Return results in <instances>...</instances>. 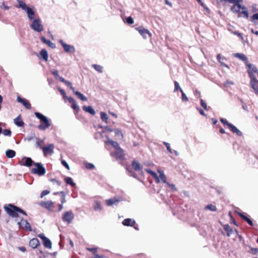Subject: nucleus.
<instances>
[{
    "instance_id": "nucleus-32",
    "label": "nucleus",
    "mask_w": 258,
    "mask_h": 258,
    "mask_svg": "<svg viewBox=\"0 0 258 258\" xmlns=\"http://www.w3.org/2000/svg\"><path fill=\"white\" fill-rule=\"evenodd\" d=\"M205 209L206 210H209L210 211H213V212H216L217 211V208L215 206L212 205V204H209L207 205Z\"/></svg>"
},
{
    "instance_id": "nucleus-54",
    "label": "nucleus",
    "mask_w": 258,
    "mask_h": 258,
    "mask_svg": "<svg viewBox=\"0 0 258 258\" xmlns=\"http://www.w3.org/2000/svg\"><path fill=\"white\" fill-rule=\"evenodd\" d=\"M51 74H53L55 76L56 79H57L59 77L58 72L57 70H53L51 71Z\"/></svg>"
},
{
    "instance_id": "nucleus-27",
    "label": "nucleus",
    "mask_w": 258,
    "mask_h": 258,
    "mask_svg": "<svg viewBox=\"0 0 258 258\" xmlns=\"http://www.w3.org/2000/svg\"><path fill=\"white\" fill-rule=\"evenodd\" d=\"M24 159L25 160V163L23 164V165L27 167H30L32 165H34V163H36L30 157H25Z\"/></svg>"
},
{
    "instance_id": "nucleus-21",
    "label": "nucleus",
    "mask_w": 258,
    "mask_h": 258,
    "mask_svg": "<svg viewBox=\"0 0 258 258\" xmlns=\"http://www.w3.org/2000/svg\"><path fill=\"white\" fill-rule=\"evenodd\" d=\"M223 229L226 232L227 236L228 237L230 236V235L234 232L228 224L223 225Z\"/></svg>"
},
{
    "instance_id": "nucleus-29",
    "label": "nucleus",
    "mask_w": 258,
    "mask_h": 258,
    "mask_svg": "<svg viewBox=\"0 0 258 258\" xmlns=\"http://www.w3.org/2000/svg\"><path fill=\"white\" fill-rule=\"evenodd\" d=\"M40 54L41 55V58H42L44 60H45V61L48 60V55L47 51L46 49H41V50L40 51Z\"/></svg>"
},
{
    "instance_id": "nucleus-13",
    "label": "nucleus",
    "mask_w": 258,
    "mask_h": 258,
    "mask_svg": "<svg viewBox=\"0 0 258 258\" xmlns=\"http://www.w3.org/2000/svg\"><path fill=\"white\" fill-rule=\"evenodd\" d=\"M250 84L254 93L258 95V81L256 78L250 79Z\"/></svg>"
},
{
    "instance_id": "nucleus-7",
    "label": "nucleus",
    "mask_w": 258,
    "mask_h": 258,
    "mask_svg": "<svg viewBox=\"0 0 258 258\" xmlns=\"http://www.w3.org/2000/svg\"><path fill=\"white\" fill-rule=\"evenodd\" d=\"M35 168H33L31 170V173L37 174L39 176H42L45 174L46 170L41 163H34Z\"/></svg>"
},
{
    "instance_id": "nucleus-11",
    "label": "nucleus",
    "mask_w": 258,
    "mask_h": 258,
    "mask_svg": "<svg viewBox=\"0 0 258 258\" xmlns=\"http://www.w3.org/2000/svg\"><path fill=\"white\" fill-rule=\"evenodd\" d=\"M18 225L29 231H32V228L30 223L26 220L22 219L20 222H18Z\"/></svg>"
},
{
    "instance_id": "nucleus-52",
    "label": "nucleus",
    "mask_w": 258,
    "mask_h": 258,
    "mask_svg": "<svg viewBox=\"0 0 258 258\" xmlns=\"http://www.w3.org/2000/svg\"><path fill=\"white\" fill-rule=\"evenodd\" d=\"M37 141L36 143V145L37 147L39 148H42V144L43 142V140H40L38 138H37Z\"/></svg>"
},
{
    "instance_id": "nucleus-48",
    "label": "nucleus",
    "mask_w": 258,
    "mask_h": 258,
    "mask_svg": "<svg viewBox=\"0 0 258 258\" xmlns=\"http://www.w3.org/2000/svg\"><path fill=\"white\" fill-rule=\"evenodd\" d=\"M163 144L166 147L167 151L170 153H172V150H171L170 144L166 142H163Z\"/></svg>"
},
{
    "instance_id": "nucleus-64",
    "label": "nucleus",
    "mask_w": 258,
    "mask_h": 258,
    "mask_svg": "<svg viewBox=\"0 0 258 258\" xmlns=\"http://www.w3.org/2000/svg\"><path fill=\"white\" fill-rule=\"evenodd\" d=\"M101 209V206L99 203H97V205L94 207L95 210H99Z\"/></svg>"
},
{
    "instance_id": "nucleus-44",
    "label": "nucleus",
    "mask_w": 258,
    "mask_h": 258,
    "mask_svg": "<svg viewBox=\"0 0 258 258\" xmlns=\"http://www.w3.org/2000/svg\"><path fill=\"white\" fill-rule=\"evenodd\" d=\"M85 167L87 169H90V170H92V169H94L95 168V166H94V164H93L92 163H87L85 164Z\"/></svg>"
},
{
    "instance_id": "nucleus-30",
    "label": "nucleus",
    "mask_w": 258,
    "mask_h": 258,
    "mask_svg": "<svg viewBox=\"0 0 258 258\" xmlns=\"http://www.w3.org/2000/svg\"><path fill=\"white\" fill-rule=\"evenodd\" d=\"M6 155L8 158H12L15 156L16 152L13 150L9 149L6 152Z\"/></svg>"
},
{
    "instance_id": "nucleus-42",
    "label": "nucleus",
    "mask_w": 258,
    "mask_h": 258,
    "mask_svg": "<svg viewBox=\"0 0 258 258\" xmlns=\"http://www.w3.org/2000/svg\"><path fill=\"white\" fill-rule=\"evenodd\" d=\"M126 170L128 171V174L129 176L137 178V174L135 172L132 170H130L127 168H126Z\"/></svg>"
},
{
    "instance_id": "nucleus-61",
    "label": "nucleus",
    "mask_w": 258,
    "mask_h": 258,
    "mask_svg": "<svg viewBox=\"0 0 258 258\" xmlns=\"http://www.w3.org/2000/svg\"><path fill=\"white\" fill-rule=\"evenodd\" d=\"M87 250L89 251H91L93 253H95L97 251V248H89V247H87Z\"/></svg>"
},
{
    "instance_id": "nucleus-5",
    "label": "nucleus",
    "mask_w": 258,
    "mask_h": 258,
    "mask_svg": "<svg viewBox=\"0 0 258 258\" xmlns=\"http://www.w3.org/2000/svg\"><path fill=\"white\" fill-rule=\"evenodd\" d=\"M222 1H224L226 2H228L230 4H233V6L231 8V10L232 12L235 13H238L240 14L242 13L240 12V10L242 9V5H240V2H242V0H221ZM240 16V15H239Z\"/></svg>"
},
{
    "instance_id": "nucleus-35",
    "label": "nucleus",
    "mask_w": 258,
    "mask_h": 258,
    "mask_svg": "<svg viewBox=\"0 0 258 258\" xmlns=\"http://www.w3.org/2000/svg\"><path fill=\"white\" fill-rule=\"evenodd\" d=\"M100 117L103 121L107 123V120L108 117L107 114L105 112H101L100 113Z\"/></svg>"
},
{
    "instance_id": "nucleus-28",
    "label": "nucleus",
    "mask_w": 258,
    "mask_h": 258,
    "mask_svg": "<svg viewBox=\"0 0 258 258\" xmlns=\"http://www.w3.org/2000/svg\"><path fill=\"white\" fill-rule=\"evenodd\" d=\"M75 95L78 97L79 99L82 101H87V98L83 94L78 91H74L73 92Z\"/></svg>"
},
{
    "instance_id": "nucleus-19",
    "label": "nucleus",
    "mask_w": 258,
    "mask_h": 258,
    "mask_svg": "<svg viewBox=\"0 0 258 258\" xmlns=\"http://www.w3.org/2000/svg\"><path fill=\"white\" fill-rule=\"evenodd\" d=\"M40 245V241L37 238H33L29 241V246L33 248H36Z\"/></svg>"
},
{
    "instance_id": "nucleus-39",
    "label": "nucleus",
    "mask_w": 258,
    "mask_h": 258,
    "mask_svg": "<svg viewBox=\"0 0 258 258\" xmlns=\"http://www.w3.org/2000/svg\"><path fill=\"white\" fill-rule=\"evenodd\" d=\"M114 132L116 136L118 137L119 139L123 138V135L121 131L118 128L114 130Z\"/></svg>"
},
{
    "instance_id": "nucleus-16",
    "label": "nucleus",
    "mask_w": 258,
    "mask_h": 258,
    "mask_svg": "<svg viewBox=\"0 0 258 258\" xmlns=\"http://www.w3.org/2000/svg\"><path fill=\"white\" fill-rule=\"evenodd\" d=\"M17 101L19 102H21L23 105L28 109H30L31 108L30 103L26 99H23L20 96H18Z\"/></svg>"
},
{
    "instance_id": "nucleus-2",
    "label": "nucleus",
    "mask_w": 258,
    "mask_h": 258,
    "mask_svg": "<svg viewBox=\"0 0 258 258\" xmlns=\"http://www.w3.org/2000/svg\"><path fill=\"white\" fill-rule=\"evenodd\" d=\"M243 61L244 62L250 79L256 78L258 76V70L256 67L250 63L246 56L243 54Z\"/></svg>"
},
{
    "instance_id": "nucleus-56",
    "label": "nucleus",
    "mask_w": 258,
    "mask_h": 258,
    "mask_svg": "<svg viewBox=\"0 0 258 258\" xmlns=\"http://www.w3.org/2000/svg\"><path fill=\"white\" fill-rule=\"evenodd\" d=\"M250 252L253 254H256L258 253V248H251Z\"/></svg>"
},
{
    "instance_id": "nucleus-50",
    "label": "nucleus",
    "mask_w": 258,
    "mask_h": 258,
    "mask_svg": "<svg viewBox=\"0 0 258 258\" xmlns=\"http://www.w3.org/2000/svg\"><path fill=\"white\" fill-rule=\"evenodd\" d=\"M200 101H201V106L206 110H208V108L207 107V104H206V102L205 101H204V100H203L202 99H201Z\"/></svg>"
},
{
    "instance_id": "nucleus-10",
    "label": "nucleus",
    "mask_w": 258,
    "mask_h": 258,
    "mask_svg": "<svg viewBox=\"0 0 258 258\" xmlns=\"http://www.w3.org/2000/svg\"><path fill=\"white\" fill-rule=\"evenodd\" d=\"M59 42L62 45L66 52L73 53L75 51V48L74 46L66 44L62 40H59Z\"/></svg>"
},
{
    "instance_id": "nucleus-23",
    "label": "nucleus",
    "mask_w": 258,
    "mask_h": 258,
    "mask_svg": "<svg viewBox=\"0 0 258 258\" xmlns=\"http://www.w3.org/2000/svg\"><path fill=\"white\" fill-rule=\"evenodd\" d=\"M82 108L84 111L88 112L91 115H94L95 114V111L91 106H87L84 105L83 106Z\"/></svg>"
},
{
    "instance_id": "nucleus-40",
    "label": "nucleus",
    "mask_w": 258,
    "mask_h": 258,
    "mask_svg": "<svg viewBox=\"0 0 258 258\" xmlns=\"http://www.w3.org/2000/svg\"><path fill=\"white\" fill-rule=\"evenodd\" d=\"M146 171L147 173H149L153 177H155L156 178H158L157 174L154 171H152V170H151L150 169H146Z\"/></svg>"
},
{
    "instance_id": "nucleus-3",
    "label": "nucleus",
    "mask_w": 258,
    "mask_h": 258,
    "mask_svg": "<svg viewBox=\"0 0 258 258\" xmlns=\"http://www.w3.org/2000/svg\"><path fill=\"white\" fill-rule=\"evenodd\" d=\"M35 116L40 120L41 123L38 125V128L40 130L45 131L50 126V123L48 118L39 112H35Z\"/></svg>"
},
{
    "instance_id": "nucleus-38",
    "label": "nucleus",
    "mask_w": 258,
    "mask_h": 258,
    "mask_svg": "<svg viewBox=\"0 0 258 258\" xmlns=\"http://www.w3.org/2000/svg\"><path fill=\"white\" fill-rule=\"evenodd\" d=\"M217 60L219 61V62L223 66L227 67V66L222 61H221V59H226L225 57L224 56H221L220 54H218L217 55Z\"/></svg>"
},
{
    "instance_id": "nucleus-20",
    "label": "nucleus",
    "mask_w": 258,
    "mask_h": 258,
    "mask_svg": "<svg viewBox=\"0 0 258 258\" xmlns=\"http://www.w3.org/2000/svg\"><path fill=\"white\" fill-rule=\"evenodd\" d=\"M40 40L41 41L48 45L49 47L53 48L55 47V45L54 43L51 42L50 40H47L46 39V38L44 36H42L40 37Z\"/></svg>"
},
{
    "instance_id": "nucleus-33",
    "label": "nucleus",
    "mask_w": 258,
    "mask_h": 258,
    "mask_svg": "<svg viewBox=\"0 0 258 258\" xmlns=\"http://www.w3.org/2000/svg\"><path fill=\"white\" fill-rule=\"evenodd\" d=\"M92 67L98 72L100 73H103V67L100 65L94 64H92Z\"/></svg>"
},
{
    "instance_id": "nucleus-43",
    "label": "nucleus",
    "mask_w": 258,
    "mask_h": 258,
    "mask_svg": "<svg viewBox=\"0 0 258 258\" xmlns=\"http://www.w3.org/2000/svg\"><path fill=\"white\" fill-rule=\"evenodd\" d=\"M64 84L68 87H70V89L71 90H72L73 92L75 91V88H74V87H73L72 84L71 82H70L69 81L66 80V81L65 82V83Z\"/></svg>"
},
{
    "instance_id": "nucleus-63",
    "label": "nucleus",
    "mask_w": 258,
    "mask_h": 258,
    "mask_svg": "<svg viewBox=\"0 0 258 258\" xmlns=\"http://www.w3.org/2000/svg\"><path fill=\"white\" fill-rule=\"evenodd\" d=\"M197 110L199 111V113L200 114L203 115V116H206V114L205 113L204 111L201 108H199L198 107L197 108Z\"/></svg>"
},
{
    "instance_id": "nucleus-1",
    "label": "nucleus",
    "mask_w": 258,
    "mask_h": 258,
    "mask_svg": "<svg viewBox=\"0 0 258 258\" xmlns=\"http://www.w3.org/2000/svg\"><path fill=\"white\" fill-rule=\"evenodd\" d=\"M4 209L8 214L13 218H17L19 216L18 213L25 216L27 215L26 212L23 209L12 204H9L8 206L5 205Z\"/></svg>"
},
{
    "instance_id": "nucleus-46",
    "label": "nucleus",
    "mask_w": 258,
    "mask_h": 258,
    "mask_svg": "<svg viewBox=\"0 0 258 258\" xmlns=\"http://www.w3.org/2000/svg\"><path fill=\"white\" fill-rule=\"evenodd\" d=\"M60 194L61 195V203L62 204H64L66 202V197H65V194L64 191H60Z\"/></svg>"
},
{
    "instance_id": "nucleus-14",
    "label": "nucleus",
    "mask_w": 258,
    "mask_h": 258,
    "mask_svg": "<svg viewBox=\"0 0 258 258\" xmlns=\"http://www.w3.org/2000/svg\"><path fill=\"white\" fill-rule=\"evenodd\" d=\"M53 204H54L53 202H52L51 201H46V202H42L40 203V205L41 207L46 208V209H47L48 210H49L50 211H52L51 208Z\"/></svg>"
},
{
    "instance_id": "nucleus-62",
    "label": "nucleus",
    "mask_w": 258,
    "mask_h": 258,
    "mask_svg": "<svg viewBox=\"0 0 258 258\" xmlns=\"http://www.w3.org/2000/svg\"><path fill=\"white\" fill-rule=\"evenodd\" d=\"M233 55L235 57H238L240 59L242 60V53H233Z\"/></svg>"
},
{
    "instance_id": "nucleus-12",
    "label": "nucleus",
    "mask_w": 258,
    "mask_h": 258,
    "mask_svg": "<svg viewBox=\"0 0 258 258\" xmlns=\"http://www.w3.org/2000/svg\"><path fill=\"white\" fill-rule=\"evenodd\" d=\"M54 145L50 144L47 146L44 147L42 148L44 155L46 156L48 154L52 155L53 154Z\"/></svg>"
},
{
    "instance_id": "nucleus-6",
    "label": "nucleus",
    "mask_w": 258,
    "mask_h": 258,
    "mask_svg": "<svg viewBox=\"0 0 258 258\" xmlns=\"http://www.w3.org/2000/svg\"><path fill=\"white\" fill-rule=\"evenodd\" d=\"M30 28L34 31L41 32L43 30V27L40 18L34 19L32 20V24L30 25Z\"/></svg>"
},
{
    "instance_id": "nucleus-24",
    "label": "nucleus",
    "mask_w": 258,
    "mask_h": 258,
    "mask_svg": "<svg viewBox=\"0 0 258 258\" xmlns=\"http://www.w3.org/2000/svg\"><path fill=\"white\" fill-rule=\"evenodd\" d=\"M229 128L232 133L236 134L237 136H241L242 135L241 132L232 124L229 125Z\"/></svg>"
},
{
    "instance_id": "nucleus-25",
    "label": "nucleus",
    "mask_w": 258,
    "mask_h": 258,
    "mask_svg": "<svg viewBox=\"0 0 258 258\" xmlns=\"http://www.w3.org/2000/svg\"><path fill=\"white\" fill-rule=\"evenodd\" d=\"M14 123L19 127H23L24 125V122L21 119L20 115H19L17 117L14 119Z\"/></svg>"
},
{
    "instance_id": "nucleus-36",
    "label": "nucleus",
    "mask_w": 258,
    "mask_h": 258,
    "mask_svg": "<svg viewBox=\"0 0 258 258\" xmlns=\"http://www.w3.org/2000/svg\"><path fill=\"white\" fill-rule=\"evenodd\" d=\"M64 181L67 184H70L72 186H75L76 185L75 183L73 182V179L71 177H67L65 178Z\"/></svg>"
},
{
    "instance_id": "nucleus-22",
    "label": "nucleus",
    "mask_w": 258,
    "mask_h": 258,
    "mask_svg": "<svg viewBox=\"0 0 258 258\" xmlns=\"http://www.w3.org/2000/svg\"><path fill=\"white\" fill-rule=\"evenodd\" d=\"M68 101L70 103H72V107L77 111L79 110V106L77 105L75 100L71 97L68 98Z\"/></svg>"
},
{
    "instance_id": "nucleus-37",
    "label": "nucleus",
    "mask_w": 258,
    "mask_h": 258,
    "mask_svg": "<svg viewBox=\"0 0 258 258\" xmlns=\"http://www.w3.org/2000/svg\"><path fill=\"white\" fill-rule=\"evenodd\" d=\"M158 171L160 173L159 176L161 180L163 181V182L167 183V182H166V177L163 172L160 170H158Z\"/></svg>"
},
{
    "instance_id": "nucleus-31",
    "label": "nucleus",
    "mask_w": 258,
    "mask_h": 258,
    "mask_svg": "<svg viewBox=\"0 0 258 258\" xmlns=\"http://www.w3.org/2000/svg\"><path fill=\"white\" fill-rule=\"evenodd\" d=\"M115 156L117 158L119 159H121L123 158V154L120 148L117 150V151L115 153Z\"/></svg>"
},
{
    "instance_id": "nucleus-53",
    "label": "nucleus",
    "mask_w": 258,
    "mask_h": 258,
    "mask_svg": "<svg viewBox=\"0 0 258 258\" xmlns=\"http://www.w3.org/2000/svg\"><path fill=\"white\" fill-rule=\"evenodd\" d=\"M126 21L128 24H132L134 23V20L132 17H128L126 19Z\"/></svg>"
},
{
    "instance_id": "nucleus-17",
    "label": "nucleus",
    "mask_w": 258,
    "mask_h": 258,
    "mask_svg": "<svg viewBox=\"0 0 258 258\" xmlns=\"http://www.w3.org/2000/svg\"><path fill=\"white\" fill-rule=\"evenodd\" d=\"M136 29L139 31V32L143 36L144 38H146V34H149L150 36H151V33L149 32L148 29H145L142 27H139L136 28Z\"/></svg>"
},
{
    "instance_id": "nucleus-15",
    "label": "nucleus",
    "mask_w": 258,
    "mask_h": 258,
    "mask_svg": "<svg viewBox=\"0 0 258 258\" xmlns=\"http://www.w3.org/2000/svg\"><path fill=\"white\" fill-rule=\"evenodd\" d=\"M122 223L125 226L133 227L136 224V221L134 219L127 218L123 220Z\"/></svg>"
},
{
    "instance_id": "nucleus-57",
    "label": "nucleus",
    "mask_w": 258,
    "mask_h": 258,
    "mask_svg": "<svg viewBox=\"0 0 258 258\" xmlns=\"http://www.w3.org/2000/svg\"><path fill=\"white\" fill-rule=\"evenodd\" d=\"M242 13L245 17H246V18H248V12H247V11H246V8L244 6H243Z\"/></svg>"
},
{
    "instance_id": "nucleus-55",
    "label": "nucleus",
    "mask_w": 258,
    "mask_h": 258,
    "mask_svg": "<svg viewBox=\"0 0 258 258\" xmlns=\"http://www.w3.org/2000/svg\"><path fill=\"white\" fill-rule=\"evenodd\" d=\"M50 192V191L48 190H44L43 191H42V192L41 193V195H40V197L41 198H42L44 196L49 194Z\"/></svg>"
},
{
    "instance_id": "nucleus-34",
    "label": "nucleus",
    "mask_w": 258,
    "mask_h": 258,
    "mask_svg": "<svg viewBox=\"0 0 258 258\" xmlns=\"http://www.w3.org/2000/svg\"><path fill=\"white\" fill-rule=\"evenodd\" d=\"M243 220L245 221L250 226H253V223L252 221V220L247 217L246 216L243 214Z\"/></svg>"
},
{
    "instance_id": "nucleus-41",
    "label": "nucleus",
    "mask_w": 258,
    "mask_h": 258,
    "mask_svg": "<svg viewBox=\"0 0 258 258\" xmlns=\"http://www.w3.org/2000/svg\"><path fill=\"white\" fill-rule=\"evenodd\" d=\"M109 143L117 150L119 149V145L117 142L113 141H109Z\"/></svg>"
},
{
    "instance_id": "nucleus-45",
    "label": "nucleus",
    "mask_w": 258,
    "mask_h": 258,
    "mask_svg": "<svg viewBox=\"0 0 258 258\" xmlns=\"http://www.w3.org/2000/svg\"><path fill=\"white\" fill-rule=\"evenodd\" d=\"M2 133L5 136H11L12 134L11 130L9 129H6L4 130L3 132L2 131Z\"/></svg>"
},
{
    "instance_id": "nucleus-49",
    "label": "nucleus",
    "mask_w": 258,
    "mask_h": 258,
    "mask_svg": "<svg viewBox=\"0 0 258 258\" xmlns=\"http://www.w3.org/2000/svg\"><path fill=\"white\" fill-rule=\"evenodd\" d=\"M174 92H176L178 90H179L180 91V89H181L180 86H179V85L178 84V83L175 81L174 82Z\"/></svg>"
},
{
    "instance_id": "nucleus-58",
    "label": "nucleus",
    "mask_w": 258,
    "mask_h": 258,
    "mask_svg": "<svg viewBox=\"0 0 258 258\" xmlns=\"http://www.w3.org/2000/svg\"><path fill=\"white\" fill-rule=\"evenodd\" d=\"M254 20L258 21V13L254 14L251 17V21H253Z\"/></svg>"
},
{
    "instance_id": "nucleus-26",
    "label": "nucleus",
    "mask_w": 258,
    "mask_h": 258,
    "mask_svg": "<svg viewBox=\"0 0 258 258\" xmlns=\"http://www.w3.org/2000/svg\"><path fill=\"white\" fill-rule=\"evenodd\" d=\"M132 165L134 168V169L136 171H140L142 170V165L138 162L134 160L132 162Z\"/></svg>"
},
{
    "instance_id": "nucleus-51",
    "label": "nucleus",
    "mask_w": 258,
    "mask_h": 258,
    "mask_svg": "<svg viewBox=\"0 0 258 258\" xmlns=\"http://www.w3.org/2000/svg\"><path fill=\"white\" fill-rule=\"evenodd\" d=\"M220 121L224 124L227 125L228 127L229 126V125H230L231 123L228 122L227 120L226 119L221 118L220 119Z\"/></svg>"
},
{
    "instance_id": "nucleus-47",
    "label": "nucleus",
    "mask_w": 258,
    "mask_h": 258,
    "mask_svg": "<svg viewBox=\"0 0 258 258\" xmlns=\"http://www.w3.org/2000/svg\"><path fill=\"white\" fill-rule=\"evenodd\" d=\"M180 92H181V93L182 94L181 99H182V101H187L188 100V99L187 97V96H186V95L185 94V93L183 92V91L182 90V89H180Z\"/></svg>"
},
{
    "instance_id": "nucleus-9",
    "label": "nucleus",
    "mask_w": 258,
    "mask_h": 258,
    "mask_svg": "<svg viewBox=\"0 0 258 258\" xmlns=\"http://www.w3.org/2000/svg\"><path fill=\"white\" fill-rule=\"evenodd\" d=\"M38 236L42 240L43 244L46 248H51L52 243L51 241L47 237H45L44 234H39Z\"/></svg>"
},
{
    "instance_id": "nucleus-8",
    "label": "nucleus",
    "mask_w": 258,
    "mask_h": 258,
    "mask_svg": "<svg viewBox=\"0 0 258 258\" xmlns=\"http://www.w3.org/2000/svg\"><path fill=\"white\" fill-rule=\"evenodd\" d=\"M74 218V214L71 211L64 212L62 216V220L63 221L67 222L69 224L72 223Z\"/></svg>"
},
{
    "instance_id": "nucleus-60",
    "label": "nucleus",
    "mask_w": 258,
    "mask_h": 258,
    "mask_svg": "<svg viewBox=\"0 0 258 258\" xmlns=\"http://www.w3.org/2000/svg\"><path fill=\"white\" fill-rule=\"evenodd\" d=\"M1 8L5 10H9L10 8V7L5 5V3L3 2Z\"/></svg>"
},
{
    "instance_id": "nucleus-59",
    "label": "nucleus",
    "mask_w": 258,
    "mask_h": 258,
    "mask_svg": "<svg viewBox=\"0 0 258 258\" xmlns=\"http://www.w3.org/2000/svg\"><path fill=\"white\" fill-rule=\"evenodd\" d=\"M61 163L67 169H68V170L70 169L69 165L66 161L62 160Z\"/></svg>"
},
{
    "instance_id": "nucleus-18",
    "label": "nucleus",
    "mask_w": 258,
    "mask_h": 258,
    "mask_svg": "<svg viewBox=\"0 0 258 258\" xmlns=\"http://www.w3.org/2000/svg\"><path fill=\"white\" fill-rule=\"evenodd\" d=\"M120 201V199H117L116 198H111L106 201V205L108 206H112L113 205H117L119 202Z\"/></svg>"
},
{
    "instance_id": "nucleus-4",
    "label": "nucleus",
    "mask_w": 258,
    "mask_h": 258,
    "mask_svg": "<svg viewBox=\"0 0 258 258\" xmlns=\"http://www.w3.org/2000/svg\"><path fill=\"white\" fill-rule=\"evenodd\" d=\"M17 2L18 3V7L21 8L26 12L28 18L30 20H33L35 19V12L32 8L28 7L25 3L22 0H17Z\"/></svg>"
}]
</instances>
